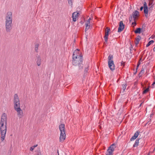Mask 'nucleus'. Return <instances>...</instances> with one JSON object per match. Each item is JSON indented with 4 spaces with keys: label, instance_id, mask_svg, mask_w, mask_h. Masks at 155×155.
Here are the masks:
<instances>
[{
    "label": "nucleus",
    "instance_id": "f704fd0d",
    "mask_svg": "<svg viewBox=\"0 0 155 155\" xmlns=\"http://www.w3.org/2000/svg\"><path fill=\"white\" fill-rule=\"evenodd\" d=\"M140 62H139L138 63V64H137V67H138L140 65Z\"/></svg>",
    "mask_w": 155,
    "mask_h": 155
},
{
    "label": "nucleus",
    "instance_id": "aec40b11",
    "mask_svg": "<svg viewBox=\"0 0 155 155\" xmlns=\"http://www.w3.org/2000/svg\"><path fill=\"white\" fill-rule=\"evenodd\" d=\"M39 46V44L38 43H36L35 46V51L36 52L38 51V48Z\"/></svg>",
    "mask_w": 155,
    "mask_h": 155
},
{
    "label": "nucleus",
    "instance_id": "4c0bfd02",
    "mask_svg": "<svg viewBox=\"0 0 155 155\" xmlns=\"http://www.w3.org/2000/svg\"><path fill=\"white\" fill-rule=\"evenodd\" d=\"M153 51H155V45H154V47L153 49Z\"/></svg>",
    "mask_w": 155,
    "mask_h": 155
},
{
    "label": "nucleus",
    "instance_id": "f257e3e1",
    "mask_svg": "<svg viewBox=\"0 0 155 155\" xmlns=\"http://www.w3.org/2000/svg\"><path fill=\"white\" fill-rule=\"evenodd\" d=\"M82 62V56L81 52L78 49L74 52L73 55L72 64L73 65L77 66L78 65L80 70L82 69L83 64Z\"/></svg>",
    "mask_w": 155,
    "mask_h": 155
},
{
    "label": "nucleus",
    "instance_id": "c756f323",
    "mask_svg": "<svg viewBox=\"0 0 155 155\" xmlns=\"http://www.w3.org/2000/svg\"><path fill=\"white\" fill-rule=\"evenodd\" d=\"M122 86L123 87V88L124 90H125V89L126 88V86H125V85L123 84L122 85Z\"/></svg>",
    "mask_w": 155,
    "mask_h": 155
},
{
    "label": "nucleus",
    "instance_id": "f03ea898",
    "mask_svg": "<svg viewBox=\"0 0 155 155\" xmlns=\"http://www.w3.org/2000/svg\"><path fill=\"white\" fill-rule=\"evenodd\" d=\"M59 127L60 132L59 137L60 141L63 142L66 138L65 125L64 124H61L59 126Z\"/></svg>",
    "mask_w": 155,
    "mask_h": 155
},
{
    "label": "nucleus",
    "instance_id": "c9c22d12",
    "mask_svg": "<svg viewBox=\"0 0 155 155\" xmlns=\"http://www.w3.org/2000/svg\"><path fill=\"white\" fill-rule=\"evenodd\" d=\"M143 8H143V7H141L140 8V11H142L143 10Z\"/></svg>",
    "mask_w": 155,
    "mask_h": 155
},
{
    "label": "nucleus",
    "instance_id": "cd10ccee",
    "mask_svg": "<svg viewBox=\"0 0 155 155\" xmlns=\"http://www.w3.org/2000/svg\"><path fill=\"white\" fill-rule=\"evenodd\" d=\"M68 3L72 6L73 5L72 0H68Z\"/></svg>",
    "mask_w": 155,
    "mask_h": 155
},
{
    "label": "nucleus",
    "instance_id": "72a5a7b5",
    "mask_svg": "<svg viewBox=\"0 0 155 155\" xmlns=\"http://www.w3.org/2000/svg\"><path fill=\"white\" fill-rule=\"evenodd\" d=\"M132 24L134 25V26H135L136 25V23L135 22H134L132 23Z\"/></svg>",
    "mask_w": 155,
    "mask_h": 155
},
{
    "label": "nucleus",
    "instance_id": "2f4dec72",
    "mask_svg": "<svg viewBox=\"0 0 155 155\" xmlns=\"http://www.w3.org/2000/svg\"><path fill=\"white\" fill-rule=\"evenodd\" d=\"M88 67H87V68H86L85 69V71L86 72H87L88 71Z\"/></svg>",
    "mask_w": 155,
    "mask_h": 155
},
{
    "label": "nucleus",
    "instance_id": "4be33fe9",
    "mask_svg": "<svg viewBox=\"0 0 155 155\" xmlns=\"http://www.w3.org/2000/svg\"><path fill=\"white\" fill-rule=\"evenodd\" d=\"M141 31V28H137L135 31V33H140Z\"/></svg>",
    "mask_w": 155,
    "mask_h": 155
},
{
    "label": "nucleus",
    "instance_id": "bb28decb",
    "mask_svg": "<svg viewBox=\"0 0 155 155\" xmlns=\"http://www.w3.org/2000/svg\"><path fill=\"white\" fill-rule=\"evenodd\" d=\"M143 7L144 8H148L146 2H144Z\"/></svg>",
    "mask_w": 155,
    "mask_h": 155
},
{
    "label": "nucleus",
    "instance_id": "6ab92c4d",
    "mask_svg": "<svg viewBox=\"0 0 155 155\" xmlns=\"http://www.w3.org/2000/svg\"><path fill=\"white\" fill-rule=\"evenodd\" d=\"M144 12L145 14V16L147 17L148 13V8H144Z\"/></svg>",
    "mask_w": 155,
    "mask_h": 155
},
{
    "label": "nucleus",
    "instance_id": "a878e982",
    "mask_svg": "<svg viewBox=\"0 0 155 155\" xmlns=\"http://www.w3.org/2000/svg\"><path fill=\"white\" fill-rule=\"evenodd\" d=\"M148 91H149V88H146V89H145V90H144L143 91V94H145Z\"/></svg>",
    "mask_w": 155,
    "mask_h": 155
},
{
    "label": "nucleus",
    "instance_id": "f8f14e48",
    "mask_svg": "<svg viewBox=\"0 0 155 155\" xmlns=\"http://www.w3.org/2000/svg\"><path fill=\"white\" fill-rule=\"evenodd\" d=\"M124 28V25L122 21H121L120 22L119 27L118 28V32H119L121 31Z\"/></svg>",
    "mask_w": 155,
    "mask_h": 155
},
{
    "label": "nucleus",
    "instance_id": "58836bf2",
    "mask_svg": "<svg viewBox=\"0 0 155 155\" xmlns=\"http://www.w3.org/2000/svg\"><path fill=\"white\" fill-rule=\"evenodd\" d=\"M143 70H141L140 72V73H143Z\"/></svg>",
    "mask_w": 155,
    "mask_h": 155
},
{
    "label": "nucleus",
    "instance_id": "e433bc0d",
    "mask_svg": "<svg viewBox=\"0 0 155 155\" xmlns=\"http://www.w3.org/2000/svg\"><path fill=\"white\" fill-rule=\"evenodd\" d=\"M36 155H41V153H38Z\"/></svg>",
    "mask_w": 155,
    "mask_h": 155
},
{
    "label": "nucleus",
    "instance_id": "6e6552de",
    "mask_svg": "<svg viewBox=\"0 0 155 155\" xmlns=\"http://www.w3.org/2000/svg\"><path fill=\"white\" fill-rule=\"evenodd\" d=\"M7 119L5 114L2 115L1 119L0 125H7Z\"/></svg>",
    "mask_w": 155,
    "mask_h": 155
},
{
    "label": "nucleus",
    "instance_id": "7ed1b4c3",
    "mask_svg": "<svg viewBox=\"0 0 155 155\" xmlns=\"http://www.w3.org/2000/svg\"><path fill=\"white\" fill-rule=\"evenodd\" d=\"M14 106L15 110L21 108L20 100L18 95L16 94L14 96Z\"/></svg>",
    "mask_w": 155,
    "mask_h": 155
},
{
    "label": "nucleus",
    "instance_id": "423d86ee",
    "mask_svg": "<svg viewBox=\"0 0 155 155\" xmlns=\"http://www.w3.org/2000/svg\"><path fill=\"white\" fill-rule=\"evenodd\" d=\"M12 13L10 12L7 13L6 17L5 23H12Z\"/></svg>",
    "mask_w": 155,
    "mask_h": 155
},
{
    "label": "nucleus",
    "instance_id": "c85d7f7f",
    "mask_svg": "<svg viewBox=\"0 0 155 155\" xmlns=\"http://www.w3.org/2000/svg\"><path fill=\"white\" fill-rule=\"evenodd\" d=\"M152 39H155V35H153L150 37Z\"/></svg>",
    "mask_w": 155,
    "mask_h": 155
},
{
    "label": "nucleus",
    "instance_id": "7c9ffc66",
    "mask_svg": "<svg viewBox=\"0 0 155 155\" xmlns=\"http://www.w3.org/2000/svg\"><path fill=\"white\" fill-rule=\"evenodd\" d=\"M125 64V63L123 61H122L121 63V66H124Z\"/></svg>",
    "mask_w": 155,
    "mask_h": 155
},
{
    "label": "nucleus",
    "instance_id": "dca6fc26",
    "mask_svg": "<svg viewBox=\"0 0 155 155\" xmlns=\"http://www.w3.org/2000/svg\"><path fill=\"white\" fill-rule=\"evenodd\" d=\"M139 133L138 131L136 132L134 134L133 136L130 139V141H132L135 140L138 136Z\"/></svg>",
    "mask_w": 155,
    "mask_h": 155
},
{
    "label": "nucleus",
    "instance_id": "20e7f679",
    "mask_svg": "<svg viewBox=\"0 0 155 155\" xmlns=\"http://www.w3.org/2000/svg\"><path fill=\"white\" fill-rule=\"evenodd\" d=\"M7 125H1L0 132L1 138V140L3 141L5 139L6 131Z\"/></svg>",
    "mask_w": 155,
    "mask_h": 155
},
{
    "label": "nucleus",
    "instance_id": "2eb2a0df",
    "mask_svg": "<svg viewBox=\"0 0 155 155\" xmlns=\"http://www.w3.org/2000/svg\"><path fill=\"white\" fill-rule=\"evenodd\" d=\"M41 58L40 56H38L37 57L36 63L37 66H39L41 65Z\"/></svg>",
    "mask_w": 155,
    "mask_h": 155
},
{
    "label": "nucleus",
    "instance_id": "5701e85b",
    "mask_svg": "<svg viewBox=\"0 0 155 155\" xmlns=\"http://www.w3.org/2000/svg\"><path fill=\"white\" fill-rule=\"evenodd\" d=\"M154 42V41L153 40H151L146 45V47H148L151 44L153 43Z\"/></svg>",
    "mask_w": 155,
    "mask_h": 155
},
{
    "label": "nucleus",
    "instance_id": "473e14b6",
    "mask_svg": "<svg viewBox=\"0 0 155 155\" xmlns=\"http://www.w3.org/2000/svg\"><path fill=\"white\" fill-rule=\"evenodd\" d=\"M155 79V80H154V82H153V84H152V86H154V85H155V78H154Z\"/></svg>",
    "mask_w": 155,
    "mask_h": 155
},
{
    "label": "nucleus",
    "instance_id": "9b49d317",
    "mask_svg": "<svg viewBox=\"0 0 155 155\" xmlns=\"http://www.w3.org/2000/svg\"><path fill=\"white\" fill-rule=\"evenodd\" d=\"M91 19L89 18L85 22V32L90 28V20Z\"/></svg>",
    "mask_w": 155,
    "mask_h": 155
},
{
    "label": "nucleus",
    "instance_id": "a211bd4d",
    "mask_svg": "<svg viewBox=\"0 0 155 155\" xmlns=\"http://www.w3.org/2000/svg\"><path fill=\"white\" fill-rule=\"evenodd\" d=\"M149 1L148 4V6L150 8L152 7V6L153 5V2L154 0H149Z\"/></svg>",
    "mask_w": 155,
    "mask_h": 155
},
{
    "label": "nucleus",
    "instance_id": "0eeeda50",
    "mask_svg": "<svg viewBox=\"0 0 155 155\" xmlns=\"http://www.w3.org/2000/svg\"><path fill=\"white\" fill-rule=\"evenodd\" d=\"M110 28L108 27H107L105 31V36H104V39L105 42H104V44H105L106 43H107L108 39V37L109 35V32L110 31Z\"/></svg>",
    "mask_w": 155,
    "mask_h": 155
},
{
    "label": "nucleus",
    "instance_id": "1a4fd4ad",
    "mask_svg": "<svg viewBox=\"0 0 155 155\" xmlns=\"http://www.w3.org/2000/svg\"><path fill=\"white\" fill-rule=\"evenodd\" d=\"M114 144L111 145L108 148L106 153V155H113V152L114 151V149L113 147Z\"/></svg>",
    "mask_w": 155,
    "mask_h": 155
},
{
    "label": "nucleus",
    "instance_id": "b1692460",
    "mask_svg": "<svg viewBox=\"0 0 155 155\" xmlns=\"http://www.w3.org/2000/svg\"><path fill=\"white\" fill-rule=\"evenodd\" d=\"M140 40V38H139L136 39L135 41V44L136 45H138L139 44Z\"/></svg>",
    "mask_w": 155,
    "mask_h": 155
},
{
    "label": "nucleus",
    "instance_id": "393cba45",
    "mask_svg": "<svg viewBox=\"0 0 155 155\" xmlns=\"http://www.w3.org/2000/svg\"><path fill=\"white\" fill-rule=\"evenodd\" d=\"M37 146V145H35L32 146L30 148V150L31 151H32L35 149V148Z\"/></svg>",
    "mask_w": 155,
    "mask_h": 155
},
{
    "label": "nucleus",
    "instance_id": "9d476101",
    "mask_svg": "<svg viewBox=\"0 0 155 155\" xmlns=\"http://www.w3.org/2000/svg\"><path fill=\"white\" fill-rule=\"evenodd\" d=\"M17 112V115L19 118H22L24 116V114L21 108L15 110Z\"/></svg>",
    "mask_w": 155,
    "mask_h": 155
},
{
    "label": "nucleus",
    "instance_id": "f3484780",
    "mask_svg": "<svg viewBox=\"0 0 155 155\" xmlns=\"http://www.w3.org/2000/svg\"><path fill=\"white\" fill-rule=\"evenodd\" d=\"M139 14V12L137 11H136L134 12L133 14V17L134 20L137 18Z\"/></svg>",
    "mask_w": 155,
    "mask_h": 155
},
{
    "label": "nucleus",
    "instance_id": "ddd939ff",
    "mask_svg": "<svg viewBox=\"0 0 155 155\" xmlns=\"http://www.w3.org/2000/svg\"><path fill=\"white\" fill-rule=\"evenodd\" d=\"M12 23H5V27L6 31L8 32L10 31L12 28Z\"/></svg>",
    "mask_w": 155,
    "mask_h": 155
},
{
    "label": "nucleus",
    "instance_id": "39448f33",
    "mask_svg": "<svg viewBox=\"0 0 155 155\" xmlns=\"http://www.w3.org/2000/svg\"><path fill=\"white\" fill-rule=\"evenodd\" d=\"M113 56L110 54L108 58V64L110 69L111 70H114L115 69L114 64L113 61Z\"/></svg>",
    "mask_w": 155,
    "mask_h": 155
},
{
    "label": "nucleus",
    "instance_id": "412c9836",
    "mask_svg": "<svg viewBox=\"0 0 155 155\" xmlns=\"http://www.w3.org/2000/svg\"><path fill=\"white\" fill-rule=\"evenodd\" d=\"M139 143V140H136L135 141V143L133 145V147H137Z\"/></svg>",
    "mask_w": 155,
    "mask_h": 155
},
{
    "label": "nucleus",
    "instance_id": "4468645a",
    "mask_svg": "<svg viewBox=\"0 0 155 155\" xmlns=\"http://www.w3.org/2000/svg\"><path fill=\"white\" fill-rule=\"evenodd\" d=\"M79 13L77 12H75L72 14V17L74 21H76L78 18Z\"/></svg>",
    "mask_w": 155,
    "mask_h": 155
}]
</instances>
